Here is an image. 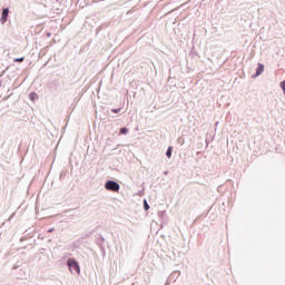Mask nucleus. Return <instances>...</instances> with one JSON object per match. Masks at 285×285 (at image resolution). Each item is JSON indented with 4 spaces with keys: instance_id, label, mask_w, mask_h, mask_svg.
Here are the masks:
<instances>
[{
    "instance_id": "obj_2",
    "label": "nucleus",
    "mask_w": 285,
    "mask_h": 285,
    "mask_svg": "<svg viewBox=\"0 0 285 285\" xmlns=\"http://www.w3.org/2000/svg\"><path fill=\"white\" fill-rule=\"evenodd\" d=\"M105 188L107 190H112L114 193H117L119 190V185L115 180H108L105 185Z\"/></svg>"
},
{
    "instance_id": "obj_11",
    "label": "nucleus",
    "mask_w": 285,
    "mask_h": 285,
    "mask_svg": "<svg viewBox=\"0 0 285 285\" xmlns=\"http://www.w3.org/2000/svg\"><path fill=\"white\" fill-rule=\"evenodd\" d=\"M52 230H55V228H50V229L48 230V233H52Z\"/></svg>"
},
{
    "instance_id": "obj_9",
    "label": "nucleus",
    "mask_w": 285,
    "mask_h": 285,
    "mask_svg": "<svg viewBox=\"0 0 285 285\" xmlns=\"http://www.w3.org/2000/svg\"><path fill=\"white\" fill-rule=\"evenodd\" d=\"M112 112H115L117 115V112H121V108L112 109Z\"/></svg>"
},
{
    "instance_id": "obj_10",
    "label": "nucleus",
    "mask_w": 285,
    "mask_h": 285,
    "mask_svg": "<svg viewBox=\"0 0 285 285\" xmlns=\"http://www.w3.org/2000/svg\"><path fill=\"white\" fill-rule=\"evenodd\" d=\"M14 61L16 62H21V61H23V57L22 58H16Z\"/></svg>"
},
{
    "instance_id": "obj_6",
    "label": "nucleus",
    "mask_w": 285,
    "mask_h": 285,
    "mask_svg": "<svg viewBox=\"0 0 285 285\" xmlns=\"http://www.w3.org/2000/svg\"><path fill=\"white\" fill-rule=\"evenodd\" d=\"M29 98L31 99V101H35V99H38V96H37V94L31 92V94H29Z\"/></svg>"
},
{
    "instance_id": "obj_7",
    "label": "nucleus",
    "mask_w": 285,
    "mask_h": 285,
    "mask_svg": "<svg viewBox=\"0 0 285 285\" xmlns=\"http://www.w3.org/2000/svg\"><path fill=\"white\" fill-rule=\"evenodd\" d=\"M144 208H145V210H149L150 209V206L148 205L147 200H144Z\"/></svg>"
},
{
    "instance_id": "obj_5",
    "label": "nucleus",
    "mask_w": 285,
    "mask_h": 285,
    "mask_svg": "<svg viewBox=\"0 0 285 285\" xmlns=\"http://www.w3.org/2000/svg\"><path fill=\"white\" fill-rule=\"evenodd\" d=\"M166 156H167L168 158L173 157V147H169V148L167 149Z\"/></svg>"
},
{
    "instance_id": "obj_8",
    "label": "nucleus",
    "mask_w": 285,
    "mask_h": 285,
    "mask_svg": "<svg viewBox=\"0 0 285 285\" xmlns=\"http://www.w3.org/2000/svg\"><path fill=\"white\" fill-rule=\"evenodd\" d=\"M121 135H127L128 128L124 127L120 129Z\"/></svg>"
},
{
    "instance_id": "obj_1",
    "label": "nucleus",
    "mask_w": 285,
    "mask_h": 285,
    "mask_svg": "<svg viewBox=\"0 0 285 285\" xmlns=\"http://www.w3.org/2000/svg\"><path fill=\"white\" fill-rule=\"evenodd\" d=\"M67 265L69 266L70 273H77L78 275L81 273V268L79 267V263L73 258H69L67 261Z\"/></svg>"
},
{
    "instance_id": "obj_4",
    "label": "nucleus",
    "mask_w": 285,
    "mask_h": 285,
    "mask_svg": "<svg viewBox=\"0 0 285 285\" xmlns=\"http://www.w3.org/2000/svg\"><path fill=\"white\" fill-rule=\"evenodd\" d=\"M262 72H264V65L258 63V67L256 69V77H259V75H262Z\"/></svg>"
},
{
    "instance_id": "obj_3",
    "label": "nucleus",
    "mask_w": 285,
    "mask_h": 285,
    "mask_svg": "<svg viewBox=\"0 0 285 285\" xmlns=\"http://www.w3.org/2000/svg\"><path fill=\"white\" fill-rule=\"evenodd\" d=\"M10 12L9 9H3L2 10V17H1V22L6 23V21H8V13Z\"/></svg>"
}]
</instances>
